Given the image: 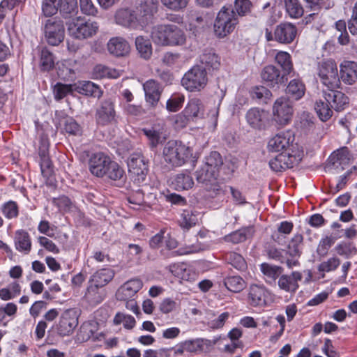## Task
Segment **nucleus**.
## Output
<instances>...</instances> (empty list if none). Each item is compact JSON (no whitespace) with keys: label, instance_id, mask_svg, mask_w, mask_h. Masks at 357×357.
I'll return each mask as SVG.
<instances>
[{"label":"nucleus","instance_id":"nucleus-18","mask_svg":"<svg viewBox=\"0 0 357 357\" xmlns=\"http://www.w3.org/2000/svg\"><path fill=\"white\" fill-rule=\"evenodd\" d=\"M114 18L116 24L125 27L135 29L144 27L136 12L130 8L119 9L115 13Z\"/></svg>","mask_w":357,"mask_h":357},{"label":"nucleus","instance_id":"nucleus-21","mask_svg":"<svg viewBox=\"0 0 357 357\" xmlns=\"http://www.w3.org/2000/svg\"><path fill=\"white\" fill-rule=\"evenodd\" d=\"M143 89L144 91L146 102L153 107H156L162 92V88L160 84L155 80L151 79L143 84Z\"/></svg>","mask_w":357,"mask_h":357},{"label":"nucleus","instance_id":"nucleus-15","mask_svg":"<svg viewBox=\"0 0 357 357\" xmlns=\"http://www.w3.org/2000/svg\"><path fill=\"white\" fill-rule=\"evenodd\" d=\"M49 146L50 143L47 137L42 135L40 138L38 155L40 158L41 174L47 180H50L54 174L52 162L49 156Z\"/></svg>","mask_w":357,"mask_h":357},{"label":"nucleus","instance_id":"nucleus-57","mask_svg":"<svg viewBox=\"0 0 357 357\" xmlns=\"http://www.w3.org/2000/svg\"><path fill=\"white\" fill-rule=\"evenodd\" d=\"M185 96L183 94H174L166 103V109L170 112L178 111L183 106Z\"/></svg>","mask_w":357,"mask_h":357},{"label":"nucleus","instance_id":"nucleus-12","mask_svg":"<svg viewBox=\"0 0 357 357\" xmlns=\"http://www.w3.org/2000/svg\"><path fill=\"white\" fill-rule=\"evenodd\" d=\"M293 107L285 97L278 98L273 107V119L280 126L287 125L293 116Z\"/></svg>","mask_w":357,"mask_h":357},{"label":"nucleus","instance_id":"nucleus-19","mask_svg":"<svg viewBox=\"0 0 357 357\" xmlns=\"http://www.w3.org/2000/svg\"><path fill=\"white\" fill-rule=\"evenodd\" d=\"M143 287L141 279L135 278L123 283L117 290L116 297L119 301H128L132 298Z\"/></svg>","mask_w":357,"mask_h":357},{"label":"nucleus","instance_id":"nucleus-39","mask_svg":"<svg viewBox=\"0 0 357 357\" xmlns=\"http://www.w3.org/2000/svg\"><path fill=\"white\" fill-rule=\"evenodd\" d=\"M92 76L93 78L98 79L102 78L116 79L121 76V73L115 68L99 64L93 68Z\"/></svg>","mask_w":357,"mask_h":357},{"label":"nucleus","instance_id":"nucleus-42","mask_svg":"<svg viewBox=\"0 0 357 357\" xmlns=\"http://www.w3.org/2000/svg\"><path fill=\"white\" fill-rule=\"evenodd\" d=\"M223 284L227 290L233 293H239L245 287V282L240 275L227 276Z\"/></svg>","mask_w":357,"mask_h":357},{"label":"nucleus","instance_id":"nucleus-49","mask_svg":"<svg viewBox=\"0 0 357 357\" xmlns=\"http://www.w3.org/2000/svg\"><path fill=\"white\" fill-rule=\"evenodd\" d=\"M328 102H325L321 100H317L314 105V109L322 121H328L333 115L331 107Z\"/></svg>","mask_w":357,"mask_h":357},{"label":"nucleus","instance_id":"nucleus-54","mask_svg":"<svg viewBox=\"0 0 357 357\" xmlns=\"http://www.w3.org/2000/svg\"><path fill=\"white\" fill-rule=\"evenodd\" d=\"M303 241V236L301 234H295L291 238L287 248L291 256H300L301 254V246Z\"/></svg>","mask_w":357,"mask_h":357},{"label":"nucleus","instance_id":"nucleus-26","mask_svg":"<svg viewBox=\"0 0 357 357\" xmlns=\"http://www.w3.org/2000/svg\"><path fill=\"white\" fill-rule=\"evenodd\" d=\"M107 47L109 52L117 57L126 56L130 50L129 43L122 37L110 38Z\"/></svg>","mask_w":357,"mask_h":357},{"label":"nucleus","instance_id":"nucleus-29","mask_svg":"<svg viewBox=\"0 0 357 357\" xmlns=\"http://www.w3.org/2000/svg\"><path fill=\"white\" fill-rule=\"evenodd\" d=\"M255 230L254 226H247L231 232L223 237L225 242L232 244H238L252 238L255 234Z\"/></svg>","mask_w":357,"mask_h":357},{"label":"nucleus","instance_id":"nucleus-1","mask_svg":"<svg viewBox=\"0 0 357 357\" xmlns=\"http://www.w3.org/2000/svg\"><path fill=\"white\" fill-rule=\"evenodd\" d=\"M268 152L279 153L268 162L271 169L282 172L298 165L303 157V150L295 142V135L291 130L281 131L267 143Z\"/></svg>","mask_w":357,"mask_h":357},{"label":"nucleus","instance_id":"nucleus-30","mask_svg":"<svg viewBox=\"0 0 357 357\" xmlns=\"http://www.w3.org/2000/svg\"><path fill=\"white\" fill-rule=\"evenodd\" d=\"M14 245L15 249L24 255H28L31 250V238L29 234L24 229H18L15 233Z\"/></svg>","mask_w":357,"mask_h":357},{"label":"nucleus","instance_id":"nucleus-13","mask_svg":"<svg viewBox=\"0 0 357 357\" xmlns=\"http://www.w3.org/2000/svg\"><path fill=\"white\" fill-rule=\"evenodd\" d=\"M47 42L53 46L59 45L64 39L65 29L62 20L56 18L46 20L44 27Z\"/></svg>","mask_w":357,"mask_h":357},{"label":"nucleus","instance_id":"nucleus-46","mask_svg":"<svg viewBox=\"0 0 357 357\" xmlns=\"http://www.w3.org/2000/svg\"><path fill=\"white\" fill-rule=\"evenodd\" d=\"M222 165L223 160L221 155L217 151H212L206 157L205 162L202 165L205 168H209L219 174L220 169Z\"/></svg>","mask_w":357,"mask_h":357},{"label":"nucleus","instance_id":"nucleus-47","mask_svg":"<svg viewBox=\"0 0 357 357\" xmlns=\"http://www.w3.org/2000/svg\"><path fill=\"white\" fill-rule=\"evenodd\" d=\"M225 259L228 264L238 271H244L247 268V263L243 257L235 252H229L225 255Z\"/></svg>","mask_w":357,"mask_h":357},{"label":"nucleus","instance_id":"nucleus-43","mask_svg":"<svg viewBox=\"0 0 357 357\" xmlns=\"http://www.w3.org/2000/svg\"><path fill=\"white\" fill-rule=\"evenodd\" d=\"M77 88L79 93L88 96L100 98L102 94L99 86L91 81L79 82Z\"/></svg>","mask_w":357,"mask_h":357},{"label":"nucleus","instance_id":"nucleus-37","mask_svg":"<svg viewBox=\"0 0 357 357\" xmlns=\"http://www.w3.org/2000/svg\"><path fill=\"white\" fill-rule=\"evenodd\" d=\"M287 94L294 100L301 99L305 94V86L303 82L299 79L291 80L286 89Z\"/></svg>","mask_w":357,"mask_h":357},{"label":"nucleus","instance_id":"nucleus-50","mask_svg":"<svg viewBox=\"0 0 357 357\" xmlns=\"http://www.w3.org/2000/svg\"><path fill=\"white\" fill-rule=\"evenodd\" d=\"M179 225L184 229H189L197 222V218L192 211L183 210L178 220Z\"/></svg>","mask_w":357,"mask_h":357},{"label":"nucleus","instance_id":"nucleus-16","mask_svg":"<svg viewBox=\"0 0 357 357\" xmlns=\"http://www.w3.org/2000/svg\"><path fill=\"white\" fill-rule=\"evenodd\" d=\"M96 123L100 126H107L116 122L114 105L110 100H105L96 111Z\"/></svg>","mask_w":357,"mask_h":357},{"label":"nucleus","instance_id":"nucleus-38","mask_svg":"<svg viewBox=\"0 0 357 357\" xmlns=\"http://www.w3.org/2000/svg\"><path fill=\"white\" fill-rule=\"evenodd\" d=\"M184 349L188 353H199L211 346V341L207 339L196 338L183 341Z\"/></svg>","mask_w":357,"mask_h":357},{"label":"nucleus","instance_id":"nucleus-41","mask_svg":"<svg viewBox=\"0 0 357 357\" xmlns=\"http://www.w3.org/2000/svg\"><path fill=\"white\" fill-rule=\"evenodd\" d=\"M260 271L264 276L267 283L275 282L282 272V268L268 263H262L260 265Z\"/></svg>","mask_w":357,"mask_h":357},{"label":"nucleus","instance_id":"nucleus-17","mask_svg":"<svg viewBox=\"0 0 357 357\" xmlns=\"http://www.w3.org/2000/svg\"><path fill=\"white\" fill-rule=\"evenodd\" d=\"M110 161V158L103 153H93L89 160V169L93 175L102 177L107 173Z\"/></svg>","mask_w":357,"mask_h":357},{"label":"nucleus","instance_id":"nucleus-55","mask_svg":"<svg viewBox=\"0 0 357 357\" xmlns=\"http://www.w3.org/2000/svg\"><path fill=\"white\" fill-rule=\"evenodd\" d=\"M1 212L7 219H13L19 215V207L17 202L10 200L1 206Z\"/></svg>","mask_w":357,"mask_h":357},{"label":"nucleus","instance_id":"nucleus-36","mask_svg":"<svg viewBox=\"0 0 357 357\" xmlns=\"http://www.w3.org/2000/svg\"><path fill=\"white\" fill-rule=\"evenodd\" d=\"M99 286L90 283L86 289L84 298L91 305L100 303L105 297V291Z\"/></svg>","mask_w":357,"mask_h":357},{"label":"nucleus","instance_id":"nucleus-8","mask_svg":"<svg viewBox=\"0 0 357 357\" xmlns=\"http://www.w3.org/2000/svg\"><path fill=\"white\" fill-rule=\"evenodd\" d=\"M207 83V73L199 65L193 66L181 79L182 86L190 92L201 91Z\"/></svg>","mask_w":357,"mask_h":357},{"label":"nucleus","instance_id":"nucleus-59","mask_svg":"<svg viewBox=\"0 0 357 357\" xmlns=\"http://www.w3.org/2000/svg\"><path fill=\"white\" fill-rule=\"evenodd\" d=\"M63 129L71 135H79L82 133L80 126L72 117H66L63 119Z\"/></svg>","mask_w":357,"mask_h":357},{"label":"nucleus","instance_id":"nucleus-40","mask_svg":"<svg viewBox=\"0 0 357 357\" xmlns=\"http://www.w3.org/2000/svg\"><path fill=\"white\" fill-rule=\"evenodd\" d=\"M166 248L169 250L168 252L165 253L163 250L162 251V254L166 257H174L176 256H181L184 255H188L192 253L193 251L190 248H179L177 250L172 251V250L175 249L178 246L177 241L172 237H169L165 242Z\"/></svg>","mask_w":357,"mask_h":357},{"label":"nucleus","instance_id":"nucleus-35","mask_svg":"<svg viewBox=\"0 0 357 357\" xmlns=\"http://www.w3.org/2000/svg\"><path fill=\"white\" fill-rule=\"evenodd\" d=\"M172 185L176 190H187L194 185V180L188 171H183L172 178Z\"/></svg>","mask_w":357,"mask_h":357},{"label":"nucleus","instance_id":"nucleus-34","mask_svg":"<svg viewBox=\"0 0 357 357\" xmlns=\"http://www.w3.org/2000/svg\"><path fill=\"white\" fill-rule=\"evenodd\" d=\"M262 80L269 86H275L282 82L283 77L280 70L274 66H265L261 73Z\"/></svg>","mask_w":357,"mask_h":357},{"label":"nucleus","instance_id":"nucleus-20","mask_svg":"<svg viewBox=\"0 0 357 357\" xmlns=\"http://www.w3.org/2000/svg\"><path fill=\"white\" fill-rule=\"evenodd\" d=\"M158 3L155 0H142L136 7V13L143 26L147 25L158 11Z\"/></svg>","mask_w":357,"mask_h":357},{"label":"nucleus","instance_id":"nucleus-44","mask_svg":"<svg viewBox=\"0 0 357 357\" xmlns=\"http://www.w3.org/2000/svg\"><path fill=\"white\" fill-rule=\"evenodd\" d=\"M136 48L140 56L149 59L152 55V45L150 40L144 36H137L135 38Z\"/></svg>","mask_w":357,"mask_h":357},{"label":"nucleus","instance_id":"nucleus-10","mask_svg":"<svg viewBox=\"0 0 357 357\" xmlns=\"http://www.w3.org/2000/svg\"><path fill=\"white\" fill-rule=\"evenodd\" d=\"M128 167L130 176L135 183L140 185L145 181L149 167L142 154H132L128 161Z\"/></svg>","mask_w":357,"mask_h":357},{"label":"nucleus","instance_id":"nucleus-4","mask_svg":"<svg viewBox=\"0 0 357 357\" xmlns=\"http://www.w3.org/2000/svg\"><path fill=\"white\" fill-rule=\"evenodd\" d=\"M192 150L181 142L169 141L163 149L166 162L173 167H181L192 156Z\"/></svg>","mask_w":357,"mask_h":357},{"label":"nucleus","instance_id":"nucleus-7","mask_svg":"<svg viewBox=\"0 0 357 357\" xmlns=\"http://www.w3.org/2000/svg\"><path fill=\"white\" fill-rule=\"evenodd\" d=\"M78 319L79 315L76 309H66L61 313L52 329L60 337L70 336L78 326Z\"/></svg>","mask_w":357,"mask_h":357},{"label":"nucleus","instance_id":"nucleus-61","mask_svg":"<svg viewBox=\"0 0 357 357\" xmlns=\"http://www.w3.org/2000/svg\"><path fill=\"white\" fill-rule=\"evenodd\" d=\"M335 238L332 236H326L323 237L319 242L317 252L320 257H325L327 255L328 250L334 244Z\"/></svg>","mask_w":357,"mask_h":357},{"label":"nucleus","instance_id":"nucleus-51","mask_svg":"<svg viewBox=\"0 0 357 357\" xmlns=\"http://www.w3.org/2000/svg\"><path fill=\"white\" fill-rule=\"evenodd\" d=\"M113 323L114 325L123 324L126 329L130 330L135 326L136 321L132 315L118 312L114 317Z\"/></svg>","mask_w":357,"mask_h":357},{"label":"nucleus","instance_id":"nucleus-48","mask_svg":"<svg viewBox=\"0 0 357 357\" xmlns=\"http://www.w3.org/2000/svg\"><path fill=\"white\" fill-rule=\"evenodd\" d=\"M275 61L282 68L284 74H289L293 70L291 56L286 52H279L275 56Z\"/></svg>","mask_w":357,"mask_h":357},{"label":"nucleus","instance_id":"nucleus-60","mask_svg":"<svg viewBox=\"0 0 357 357\" xmlns=\"http://www.w3.org/2000/svg\"><path fill=\"white\" fill-rule=\"evenodd\" d=\"M52 203L59 208V211L67 213L74 207L73 203L67 196L62 195L58 198H54Z\"/></svg>","mask_w":357,"mask_h":357},{"label":"nucleus","instance_id":"nucleus-9","mask_svg":"<svg viewBox=\"0 0 357 357\" xmlns=\"http://www.w3.org/2000/svg\"><path fill=\"white\" fill-rule=\"evenodd\" d=\"M297 27L290 22H282L276 26L274 33L266 28L265 38L267 41L275 40L280 44H290L296 37Z\"/></svg>","mask_w":357,"mask_h":357},{"label":"nucleus","instance_id":"nucleus-53","mask_svg":"<svg viewBox=\"0 0 357 357\" xmlns=\"http://www.w3.org/2000/svg\"><path fill=\"white\" fill-rule=\"evenodd\" d=\"M40 60V67L43 70L48 71L54 66V57L52 53L46 47L42 49Z\"/></svg>","mask_w":357,"mask_h":357},{"label":"nucleus","instance_id":"nucleus-56","mask_svg":"<svg viewBox=\"0 0 357 357\" xmlns=\"http://www.w3.org/2000/svg\"><path fill=\"white\" fill-rule=\"evenodd\" d=\"M335 249L339 255L346 258H349L357 252L356 248L350 242H341L335 246Z\"/></svg>","mask_w":357,"mask_h":357},{"label":"nucleus","instance_id":"nucleus-32","mask_svg":"<svg viewBox=\"0 0 357 357\" xmlns=\"http://www.w3.org/2000/svg\"><path fill=\"white\" fill-rule=\"evenodd\" d=\"M142 131L152 147L157 146L165 139L163 126L159 123L154 124L151 128H143Z\"/></svg>","mask_w":357,"mask_h":357},{"label":"nucleus","instance_id":"nucleus-62","mask_svg":"<svg viewBox=\"0 0 357 357\" xmlns=\"http://www.w3.org/2000/svg\"><path fill=\"white\" fill-rule=\"evenodd\" d=\"M107 169L105 175L114 181L120 180L124 174L123 169L116 162L112 160L109 162Z\"/></svg>","mask_w":357,"mask_h":357},{"label":"nucleus","instance_id":"nucleus-58","mask_svg":"<svg viewBox=\"0 0 357 357\" xmlns=\"http://www.w3.org/2000/svg\"><path fill=\"white\" fill-rule=\"evenodd\" d=\"M190 0H160L162 5L167 9L179 12L183 11L188 5Z\"/></svg>","mask_w":357,"mask_h":357},{"label":"nucleus","instance_id":"nucleus-5","mask_svg":"<svg viewBox=\"0 0 357 357\" xmlns=\"http://www.w3.org/2000/svg\"><path fill=\"white\" fill-rule=\"evenodd\" d=\"M68 31L71 36L79 40L87 39L95 36L99 29L98 22L86 20L81 16L74 17L67 22Z\"/></svg>","mask_w":357,"mask_h":357},{"label":"nucleus","instance_id":"nucleus-14","mask_svg":"<svg viewBox=\"0 0 357 357\" xmlns=\"http://www.w3.org/2000/svg\"><path fill=\"white\" fill-rule=\"evenodd\" d=\"M270 298V291L263 284H251L246 291V301L252 307L266 306Z\"/></svg>","mask_w":357,"mask_h":357},{"label":"nucleus","instance_id":"nucleus-64","mask_svg":"<svg viewBox=\"0 0 357 357\" xmlns=\"http://www.w3.org/2000/svg\"><path fill=\"white\" fill-rule=\"evenodd\" d=\"M59 9L63 15L73 14L77 9V1L59 0Z\"/></svg>","mask_w":357,"mask_h":357},{"label":"nucleus","instance_id":"nucleus-2","mask_svg":"<svg viewBox=\"0 0 357 357\" xmlns=\"http://www.w3.org/2000/svg\"><path fill=\"white\" fill-rule=\"evenodd\" d=\"M151 38L155 45L163 47L183 46L187 41L185 31L172 24H160L153 26Z\"/></svg>","mask_w":357,"mask_h":357},{"label":"nucleus","instance_id":"nucleus-3","mask_svg":"<svg viewBox=\"0 0 357 357\" xmlns=\"http://www.w3.org/2000/svg\"><path fill=\"white\" fill-rule=\"evenodd\" d=\"M238 24V18L231 7L223 6L218 13L214 22V32L219 38H223L235 30Z\"/></svg>","mask_w":357,"mask_h":357},{"label":"nucleus","instance_id":"nucleus-25","mask_svg":"<svg viewBox=\"0 0 357 357\" xmlns=\"http://www.w3.org/2000/svg\"><path fill=\"white\" fill-rule=\"evenodd\" d=\"M245 118L248 123L254 129L261 130L266 127L267 115L263 109L251 108L247 112Z\"/></svg>","mask_w":357,"mask_h":357},{"label":"nucleus","instance_id":"nucleus-27","mask_svg":"<svg viewBox=\"0 0 357 357\" xmlns=\"http://www.w3.org/2000/svg\"><path fill=\"white\" fill-rule=\"evenodd\" d=\"M340 68V79L344 84L351 85L357 82V62L344 61Z\"/></svg>","mask_w":357,"mask_h":357},{"label":"nucleus","instance_id":"nucleus-52","mask_svg":"<svg viewBox=\"0 0 357 357\" xmlns=\"http://www.w3.org/2000/svg\"><path fill=\"white\" fill-rule=\"evenodd\" d=\"M294 224L289 221H282L278 225V233H274L272 235V238L274 241L280 243L282 238L281 235H284V237L287 235H289L293 230Z\"/></svg>","mask_w":357,"mask_h":357},{"label":"nucleus","instance_id":"nucleus-45","mask_svg":"<svg viewBox=\"0 0 357 357\" xmlns=\"http://www.w3.org/2000/svg\"><path fill=\"white\" fill-rule=\"evenodd\" d=\"M287 13L291 18L298 19L303 16L304 8L299 0H284Z\"/></svg>","mask_w":357,"mask_h":357},{"label":"nucleus","instance_id":"nucleus-33","mask_svg":"<svg viewBox=\"0 0 357 357\" xmlns=\"http://www.w3.org/2000/svg\"><path fill=\"white\" fill-rule=\"evenodd\" d=\"M115 275L114 271L111 268H102L93 273L90 279L89 283L96 286L104 287L112 280Z\"/></svg>","mask_w":357,"mask_h":357},{"label":"nucleus","instance_id":"nucleus-11","mask_svg":"<svg viewBox=\"0 0 357 357\" xmlns=\"http://www.w3.org/2000/svg\"><path fill=\"white\" fill-rule=\"evenodd\" d=\"M219 174L202 165L195 172L196 179L202 183L204 189L211 193V197L216 196L220 191L218 181Z\"/></svg>","mask_w":357,"mask_h":357},{"label":"nucleus","instance_id":"nucleus-63","mask_svg":"<svg viewBox=\"0 0 357 357\" xmlns=\"http://www.w3.org/2000/svg\"><path fill=\"white\" fill-rule=\"evenodd\" d=\"M72 91L73 88L71 84L56 83L53 89L54 96L56 100L63 99Z\"/></svg>","mask_w":357,"mask_h":357},{"label":"nucleus","instance_id":"nucleus-23","mask_svg":"<svg viewBox=\"0 0 357 357\" xmlns=\"http://www.w3.org/2000/svg\"><path fill=\"white\" fill-rule=\"evenodd\" d=\"M338 89H328V91H324V96L332 108L336 111H341L349 104V98Z\"/></svg>","mask_w":357,"mask_h":357},{"label":"nucleus","instance_id":"nucleus-31","mask_svg":"<svg viewBox=\"0 0 357 357\" xmlns=\"http://www.w3.org/2000/svg\"><path fill=\"white\" fill-rule=\"evenodd\" d=\"M183 110L192 121L204 118V106L202 100L198 98H190Z\"/></svg>","mask_w":357,"mask_h":357},{"label":"nucleus","instance_id":"nucleus-24","mask_svg":"<svg viewBox=\"0 0 357 357\" xmlns=\"http://www.w3.org/2000/svg\"><path fill=\"white\" fill-rule=\"evenodd\" d=\"M302 278L303 275L299 271H293L291 275H282L278 281V287L286 292L295 293L299 287L298 282Z\"/></svg>","mask_w":357,"mask_h":357},{"label":"nucleus","instance_id":"nucleus-6","mask_svg":"<svg viewBox=\"0 0 357 357\" xmlns=\"http://www.w3.org/2000/svg\"><path fill=\"white\" fill-rule=\"evenodd\" d=\"M317 75L321 83L328 89H340V78L336 63L333 59H326L318 62Z\"/></svg>","mask_w":357,"mask_h":357},{"label":"nucleus","instance_id":"nucleus-28","mask_svg":"<svg viewBox=\"0 0 357 357\" xmlns=\"http://www.w3.org/2000/svg\"><path fill=\"white\" fill-rule=\"evenodd\" d=\"M202 68L207 71H213L220 66V57L213 50H205L199 56Z\"/></svg>","mask_w":357,"mask_h":357},{"label":"nucleus","instance_id":"nucleus-22","mask_svg":"<svg viewBox=\"0 0 357 357\" xmlns=\"http://www.w3.org/2000/svg\"><path fill=\"white\" fill-rule=\"evenodd\" d=\"M328 161L337 172L344 170L351 161L348 148L344 146L333 151L329 156Z\"/></svg>","mask_w":357,"mask_h":357}]
</instances>
